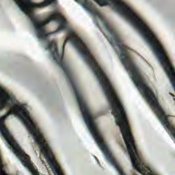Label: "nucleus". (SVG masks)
Listing matches in <instances>:
<instances>
[{
	"mask_svg": "<svg viewBox=\"0 0 175 175\" xmlns=\"http://www.w3.org/2000/svg\"><path fill=\"white\" fill-rule=\"evenodd\" d=\"M174 100H175V98H174Z\"/></svg>",
	"mask_w": 175,
	"mask_h": 175,
	"instance_id": "10",
	"label": "nucleus"
},
{
	"mask_svg": "<svg viewBox=\"0 0 175 175\" xmlns=\"http://www.w3.org/2000/svg\"><path fill=\"white\" fill-rule=\"evenodd\" d=\"M32 21L37 31V37L40 39L46 40L47 39L48 36L52 33H47L45 29L46 24L51 22V21H56L57 22L60 23L59 27L57 28L58 31H59V29H66V28H68L66 19H65L63 15L58 14V12H55V14L49 16V18L44 21H42L40 16L33 18Z\"/></svg>",
	"mask_w": 175,
	"mask_h": 175,
	"instance_id": "3",
	"label": "nucleus"
},
{
	"mask_svg": "<svg viewBox=\"0 0 175 175\" xmlns=\"http://www.w3.org/2000/svg\"><path fill=\"white\" fill-rule=\"evenodd\" d=\"M28 160H27V167L28 168L29 171L31 172L32 175H40L39 172L37 170L33 167V164H31V161H30V157L28 155Z\"/></svg>",
	"mask_w": 175,
	"mask_h": 175,
	"instance_id": "7",
	"label": "nucleus"
},
{
	"mask_svg": "<svg viewBox=\"0 0 175 175\" xmlns=\"http://www.w3.org/2000/svg\"><path fill=\"white\" fill-rule=\"evenodd\" d=\"M171 95H172V96H174V95L173 94H171Z\"/></svg>",
	"mask_w": 175,
	"mask_h": 175,
	"instance_id": "9",
	"label": "nucleus"
},
{
	"mask_svg": "<svg viewBox=\"0 0 175 175\" xmlns=\"http://www.w3.org/2000/svg\"><path fill=\"white\" fill-rule=\"evenodd\" d=\"M56 1L57 0H45L44 3L37 4L32 3L31 0H17V5L19 7L21 11L24 12V14L27 15L34 27H36L33 19V18L40 16V15H34L33 10H36V8H42L43 7H46L50 4H55Z\"/></svg>",
	"mask_w": 175,
	"mask_h": 175,
	"instance_id": "4",
	"label": "nucleus"
},
{
	"mask_svg": "<svg viewBox=\"0 0 175 175\" xmlns=\"http://www.w3.org/2000/svg\"><path fill=\"white\" fill-rule=\"evenodd\" d=\"M15 102L16 96H14L12 92L5 91V90H3V88L0 87V110H3V109H5L6 107H11V110L8 111L5 116L0 118V131L1 135L6 139L8 144L12 146L14 153L19 157L22 164H23L25 167H27L29 154H26L23 150H21L18 142L12 137L10 131H9L6 127H3L5 120L8 117L12 116V114L18 116L19 118L25 125L29 133L33 135L34 141L36 142V127L30 117L29 111H27L25 106L15 105Z\"/></svg>",
	"mask_w": 175,
	"mask_h": 175,
	"instance_id": "2",
	"label": "nucleus"
},
{
	"mask_svg": "<svg viewBox=\"0 0 175 175\" xmlns=\"http://www.w3.org/2000/svg\"><path fill=\"white\" fill-rule=\"evenodd\" d=\"M83 7L88 10V11H90L92 14H94L95 15H98L99 17H100V14L98 12V11H96L95 10H92V1H88V0H84L83 3Z\"/></svg>",
	"mask_w": 175,
	"mask_h": 175,
	"instance_id": "6",
	"label": "nucleus"
},
{
	"mask_svg": "<svg viewBox=\"0 0 175 175\" xmlns=\"http://www.w3.org/2000/svg\"><path fill=\"white\" fill-rule=\"evenodd\" d=\"M0 175H7L5 170V164L3 161L2 156L0 154Z\"/></svg>",
	"mask_w": 175,
	"mask_h": 175,
	"instance_id": "8",
	"label": "nucleus"
},
{
	"mask_svg": "<svg viewBox=\"0 0 175 175\" xmlns=\"http://www.w3.org/2000/svg\"><path fill=\"white\" fill-rule=\"evenodd\" d=\"M100 7L113 5L116 12L124 16V3L122 0H94Z\"/></svg>",
	"mask_w": 175,
	"mask_h": 175,
	"instance_id": "5",
	"label": "nucleus"
},
{
	"mask_svg": "<svg viewBox=\"0 0 175 175\" xmlns=\"http://www.w3.org/2000/svg\"><path fill=\"white\" fill-rule=\"evenodd\" d=\"M68 40H71L72 44L76 47V49H77L79 53H81V55L85 59V61L89 64L90 68L93 69L96 76H97L100 83L103 86L104 92L111 105L112 108V114L115 117L116 125L119 126L120 132H122V102L118 98L117 92H116L111 83H110V80H109L107 76L104 73L96 59L93 57L89 47L83 42L81 38L77 35L73 30L68 31V36L66 38L64 42L63 43L62 54H59L58 51V47L56 42L52 40V56L53 57V59H55L57 64L63 69L66 76V80H68V83L72 85L79 109L83 117V120H85L90 133L95 139L101 150H103L106 159H107L112 165L115 167L120 175H122V167H120L118 162L113 159V156H111V153H110L106 142L103 141V134L96 122H95L94 116L92 114L90 107L88 106L86 102L83 100L82 96H81L79 90L74 81L72 75L66 64L64 62L65 44Z\"/></svg>",
	"mask_w": 175,
	"mask_h": 175,
	"instance_id": "1",
	"label": "nucleus"
}]
</instances>
